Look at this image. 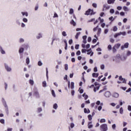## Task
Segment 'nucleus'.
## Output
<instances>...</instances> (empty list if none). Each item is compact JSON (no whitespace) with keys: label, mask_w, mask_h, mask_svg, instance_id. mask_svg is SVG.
Instances as JSON below:
<instances>
[{"label":"nucleus","mask_w":131,"mask_h":131,"mask_svg":"<svg viewBox=\"0 0 131 131\" xmlns=\"http://www.w3.org/2000/svg\"><path fill=\"white\" fill-rule=\"evenodd\" d=\"M120 113L121 114H122V113H123V108L122 107H121L120 108Z\"/></svg>","instance_id":"39"},{"label":"nucleus","mask_w":131,"mask_h":131,"mask_svg":"<svg viewBox=\"0 0 131 131\" xmlns=\"http://www.w3.org/2000/svg\"><path fill=\"white\" fill-rule=\"evenodd\" d=\"M71 88L72 90H73V89H74V82H72L71 83Z\"/></svg>","instance_id":"27"},{"label":"nucleus","mask_w":131,"mask_h":131,"mask_svg":"<svg viewBox=\"0 0 131 131\" xmlns=\"http://www.w3.org/2000/svg\"><path fill=\"white\" fill-rule=\"evenodd\" d=\"M127 109H128V110L129 111H131V106L130 105H128Z\"/></svg>","instance_id":"64"},{"label":"nucleus","mask_w":131,"mask_h":131,"mask_svg":"<svg viewBox=\"0 0 131 131\" xmlns=\"http://www.w3.org/2000/svg\"><path fill=\"white\" fill-rule=\"evenodd\" d=\"M94 84L95 85V86L96 87H94V92H95V93H96V92H97V91H98L99 89H100V85H99V83L95 82L94 83ZM98 85V86H97Z\"/></svg>","instance_id":"3"},{"label":"nucleus","mask_w":131,"mask_h":131,"mask_svg":"<svg viewBox=\"0 0 131 131\" xmlns=\"http://www.w3.org/2000/svg\"><path fill=\"white\" fill-rule=\"evenodd\" d=\"M92 6L93 7V8H97V4L96 3H93L92 4Z\"/></svg>","instance_id":"56"},{"label":"nucleus","mask_w":131,"mask_h":131,"mask_svg":"<svg viewBox=\"0 0 131 131\" xmlns=\"http://www.w3.org/2000/svg\"><path fill=\"white\" fill-rule=\"evenodd\" d=\"M104 96H105V97H106V98H109L110 97V96H111V93L109 91H106L104 93Z\"/></svg>","instance_id":"6"},{"label":"nucleus","mask_w":131,"mask_h":131,"mask_svg":"<svg viewBox=\"0 0 131 131\" xmlns=\"http://www.w3.org/2000/svg\"><path fill=\"white\" fill-rule=\"evenodd\" d=\"M41 38V35L40 34H38V36H37V39H39V38Z\"/></svg>","instance_id":"59"},{"label":"nucleus","mask_w":131,"mask_h":131,"mask_svg":"<svg viewBox=\"0 0 131 131\" xmlns=\"http://www.w3.org/2000/svg\"><path fill=\"white\" fill-rule=\"evenodd\" d=\"M131 52L129 51H127L126 56H130Z\"/></svg>","instance_id":"42"},{"label":"nucleus","mask_w":131,"mask_h":131,"mask_svg":"<svg viewBox=\"0 0 131 131\" xmlns=\"http://www.w3.org/2000/svg\"><path fill=\"white\" fill-rule=\"evenodd\" d=\"M95 13H94V10H91V9H88L85 13V15L89 16V15H94Z\"/></svg>","instance_id":"2"},{"label":"nucleus","mask_w":131,"mask_h":131,"mask_svg":"<svg viewBox=\"0 0 131 131\" xmlns=\"http://www.w3.org/2000/svg\"><path fill=\"white\" fill-rule=\"evenodd\" d=\"M26 64H27V65H28V64H29V63H30V60H29V57H27V58H26Z\"/></svg>","instance_id":"20"},{"label":"nucleus","mask_w":131,"mask_h":131,"mask_svg":"<svg viewBox=\"0 0 131 131\" xmlns=\"http://www.w3.org/2000/svg\"><path fill=\"white\" fill-rule=\"evenodd\" d=\"M38 10V4H37L35 7V11H37Z\"/></svg>","instance_id":"49"},{"label":"nucleus","mask_w":131,"mask_h":131,"mask_svg":"<svg viewBox=\"0 0 131 131\" xmlns=\"http://www.w3.org/2000/svg\"><path fill=\"white\" fill-rule=\"evenodd\" d=\"M102 31V29H101V28H98V31H97V35H100V34H101V32Z\"/></svg>","instance_id":"17"},{"label":"nucleus","mask_w":131,"mask_h":131,"mask_svg":"<svg viewBox=\"0 0 131 131\" xmlns=\"http://www.w3.org/2000/svg\"><path fill=\"white\" fill-rule=\"evenodd\" d=\"M5 89L6 90L7 89H8V84H7V83H5Z\"/></svg>","instance_id":"60"},{"label":"nucleus","mask_w":131,"mask_h":131,"mask_svg":"<svg viewBox=\"0 0 131 131\" xmlns=\"http://www.w3.org/2000/svg\"><path fill=\"white\" fill-rule=\"evenodd\" d=\"M82 96L84 97V100H87L88 98H89V96H88L87 95H85V93H84V94L82 95Z\"/></svg>","instance_id":"18"},{"label":"nucleus","mask_w":131,"mask_h":131,"mask_svg":"<svg viewBox=\"0 0 131 131\" xmlns=\"http://www.w3.org/2000/svg\"><path fill=\"white\" fill-rule=\"evenodd\" d=\"M75 49L76 50H78V49H79V45H76L75 47Z\"/></svg>","instance_id":"41"},{"label":"nucleus","mask_w":131,"mask_h":131,"mask_svg":"<svg viewBox=\"0 0 131 131\" xmlns=\"http://www.w3.org/2000/svg\"><path fill=\"white\" fill-rule=\"evenodd\" d=\"M110 12L111 13V14H114V9H111L110 11Z\"/></svg>","instance_id":"43"},{"label":"nucleus","mask_w":131,"mask_h":131,"mask_svg":"<svg viewBox=\"0 0 131 131\" xmlns=\"http://www.w3.org/2000/svg\"><path fill=\"white\" fill-rule=\"evenodd\" d=\"M117 29H118L117 27L114 26L113 27V31H114V32L117 31Z\"/></svg>","instance_id":"36"},{"label":"nucleus","mask_w":131,"mask_h":131,"mask_svg":"<svg viewBox=\"0 0 131 131\" xmlns=\"http://www.w3.org/2000/svg\"><path fill=\"white\" fill-rule=\"evenodd\" d=\"M101 123H103L104 122H106V120L105 119H101L100 121Z\"/></svg>","instance_id":"29"},{"label":"nucleus","mask_w":131,"mask_h":131,"mask_svg":"<svg viewBox=\"0 0 131 131\" xmlns=\"http://www.w3.org/2000/svg\"><path fill=\"white\" fill-rule=\"evenodd\" d=\"M119 80L122 81V83H126V80L123 78H122V76H120L119 77Z\"/></svg>","instance_id":"4"},{"label":"nucleus","mask_w":131,"mask_h":131,"mask_svg":"<svg viewBox=\"0 0 131 131\" xmlns=\"http://www.w3.org/2000/svg\"><path fill=\"white\" fill-rule=\"evenodd\" d=\"M88 55H91V56H93L94 55V52H92V51L91 52H88L87 53Z\"/></svg>","instance_id":"37"},{"label":"nucleus","mask_w":131,"mask_h":131,"mask_svg":"<svg viewBox=\"0 0 131 131\" xmlns=\"http://www.w3.org/2000/svg\"><path fill=\"white\" fill-rule=\"evenodd\" d=\"M98 20H100V22L101 23H103V22H104V19L101 18V17H99L98 18Z\"/></svg>","instance_id":"33"},{"label":"nucleus","mask_w":131,"mask_h":131,"mask_svg":"<svg viewBox=\"0 0 131 131\" xmlns=\"http://www.w3.org/2000/svg\"><path fill=\"white\" fill-rule=\"evenodd\" d=\"M128 42H126L124 44V46H122L121 47V50H123L124 48L125 49H127V48H128Z\"/></svg>","instance_id":"5"},{"label":"nucleus","mask_w":131,"mask_h":131,"mask_svg":"<svg viewBox=\"0 0 131 131\" xmlns=\"http://www.w3.org/2000/svg\"><path fill=\"white\" fill-rule=\"evenodd\" d=\"M42 86L43 88H46V86H47V82H46V81H43L42 82Z\"/></svg>","instance_id":"22"},{"label":"nucleus","mask_w":131,"mask_h":131,"mask_svg":"<svg viewBox=\"0 0 131 131\" xmlns=\"http://www.w3.org/2000/svg\"><path fill=\"white\" fill-rule=\"evenodd\" d=\"M34 96H35L37 98H39V93L37 91H35L34 93Z\"/></svg>","instance_id":"9"},{"label":"nucleus","mask_w":131,"mask_h":131,"mask_svg":"<svg viewBox=\"0 0 131 131\" xmlns=\"http://www.w3.org/2000/svg\"><path fill=\"white\" fill-rule=\"evenodd\" d=\"M102 77H103V75H101V76H100L99 77H98L97 81H100V79H101V78H102Z\"/></svg>","instance_id":"57"},{"label":"nucleus","mask_w":131,"mask_h":131,"mask_svg":"<svg viewBox=\"0 0 131 131\" xmlns=\"http://www.w3.org/2000/svg\"><path fill=\"white\" fill-rule=\"evenodd\" d=\"M52 95L53 97H56V94H55V91L54 90L52 91Z\"/></svg>","instance_id":"38"},{"label":"nucleus","mask_w":131,"mask_h":131,"mask_svg":"<svg viewBox=\"0 0 131 131\" xmlns=\"http://www.w3.org/2000/svg\"><path fill=\"white\" fill-rule=\"evenodd\" d=\"M73 13H74V11L73 10V9L71 8L70 9L69 14H70L71 15V14H73Z\"/></svg>","instance_id":"23"},{"label":"nucleus","mask_w":131,"mask_h":131,"mask_svg":"<svg viewBox=\"0 0 131 131\" xmlns=\"http://www.w3.org/2000/svg\"><path fill=\"white\" fill-rule=\"evenodd\" d=\"M100 129L101 131H107L108 130V127L107 124H103L100 125Z\"/></svg>","instance_id":"1"},{"label":"nucleus","mask_w":131,"mask_h":131,"mask_svg":"<svg viewBox=\"0 0 131 131\" xmlns=\"http://www.w3.org/2000/svg\"><path fill=\"white\" fill-rule=\"evenodd\" d=\"M112 97H113L114 98H118V97H119V94L117 93H114L112 95Z\"/></svg>","instance_id":"8"},{"label":"nucleus","mask_w":131,"mask_h":131,"mask_svg":"<svg viewBox=\"0 0 131 131\" xmlns=\"http://www.w3.org/2000/svg\"><path fill=\"white\" fill-rule=\"evenodd\" d=\"M86 49H83L81 50V52L82 53V54H83V53H86Z\"/></svg>","instance_id":"44"},{"label":"nucleus","mask_w":131,"mask_h":131,"mask_svg":"<svg viewBox=\"0 0 131 131\" xmlns=\"http://www.w3.org/2000/svg\"><path fill=\"white\" fill-rule=\"evenodd\" d=\"M88 42H91V41H92V38L91 37H88Z\"/></svg>","instance_id":"47"},{"label":"nucleus","mask_w":131,"mask_h":131,"mask_svg":"<svg viewBox=\"0 0 131 131\" xmlns=\"http://www.w3.org/2000/svg\"><path fill=\"white\" fill-rule=\"evenodd\" d=\"M103 8L106 9V10H109V9H110V6H108V5H104Z\"/></svg>","instance_id":"13"},{"label":"nucleus","mask_w":131,"mask_h":131,"mask_svg":"<svg viewBox=\"0 0 131 131\" xmlns=\"http://www.w3.org/2000/svg\"><path fill=\"white\" fill-rule=\"evenodd\" d=\"M23 22H25V23H26L27 22V21H28V20L27 19V18H24L23 19Z\"/></svg>","instance_id":"45"},{"label":"nucleus","mask_w":131,"mask_h":131,"mask_svg":"<svg viewBox=\"0 0 131 131\" xmlns=\"http://www.w3.org/2000/svg\"><path fill=\"white\" fill-rule=\"evenodd\" d=\"M29 83L31 85H33V84H34V81H33V80H30Z\"/></svg>","instance_id":"24"},{"label":"nucleus","mask_w":131,"mask_h":131,"mask_svg":"<svg viewBox=\"0 0 131 131\" xmlns=\"http://www.w3.org/2000/svg\"><path fill=\"white\" fill-rule=\"evenodd\" d=\"M76 55L77 56H79V55H80V51H78L77 52H76Z\"/></svg>","instance_id":"61"},{"label":"nucleus","mask_w":131,"mask_h":131,"mask_svg":"<svg viewBox=\"0 0 131 131\" xmlns=\"http://www.w3.org/2000/svg\"><path fill=\"white\" fill-rule=\"evenodd\" d=\"M41 65H42V63L41 62V61H39L38 62V66H41Z\"/></svg>","instance_id":"50"},{"label":"nucleus","mask_w":131,"mask_h":131,"mask_svg":"<svg viewBox=\"0 0 131 131\" xmlns=\"http://www.w3.org/2000/svg\"><path fill=\"white\" fill-rule=\"evenodd\" d=\"M23 16H25L27 17L28 16V13L27 12H21Z\"/></svg>","instance_id":"25"},{"label":"nucleus","mask_w":131,"mask_h":131,"mask_svg":"<svg viewBox=\"0 0 131 131\" xmlns=\"http://www.w3.org/2000/svg\"><path fill=\"white\" fill-rule=\"evenodd\" d=\"M88 117L89 120H90V121L91 120H92V119H93V118H92V115H89Z\"/></svg>","instance_id":"30"},{"label":"nucleus","mask_w":131,"mask_h":131,"mask_svg":"<svg viewBox=\"0 0 131 131\" xmlns=\"http://www.w3.org/2000/svg\"><path fill=\"white\" fill-rule=\"evenodd\" d=\"M23 52H24V48H20L19 50V54H21V53H23Z\"/></svg>","instance_id":"19"},{"label":"nucleus","mask_w":131,"mask_h":131,"mask_svg":"<svg viewBox=\"0 0 131 131\" xmlns=\"http://www.w3.org/2000/svg\"><path fill=\"white\" fill-rule=\"evenodd\" d=\"M107 49L108 51H111V50H112V46H111V45H109L107 47Z\"/></svg>","instance_id":"31"},{"label":"nucleus","mask_w":131,"mask_h":131,"mask_svg":"<svg viewBox=\"0 0 131 131\" xmlns=\"http://www.w3.org/2000/svg\"><path fill=\"white\" fill-rule=\"evenodd\" d=\"M114 2H115V0H108L107 4L111 5V4H114Z\"/></svg>","instance_id":"10"},{"label":"nucleus","mask_w":131,"mask_h":131,"mask_svg":"<svg viewBox=\"0 0 131 131\" xmlns=\"http://www.w3.org/2000/svg\"><path fill=\"white\" fill-rule=\"evenodd\" d=\"M70 24H71V25H73L74 26H76V23H75V21H74L73 19H72L71 21Z\"/></svg>","instance_id":"15"},{"label":"nucleus","mask_w":131,"mask_h":131,"mask_svg":"<svg viewBox=\"0 0 131 131\" xmlns=\"http://www.w3.org/2000/svg\"><path fill=\"white\" fill-rule=\"evenodd\" d=\"M123 10H125V11H127V7H126V6H124V7H123Z\"/></svg>","instance_id":"63"},{"label":"nucleus","mask_w":131,"mask_h":131,"mask_svg":"<svg viewBox=\"0 0 131 131\" xmlns=\"http://www.w3.org/2000/svg\"><path fill=\"white\" fill-rule=\"evenodd\" d=\"M120 46H121V45L119 43H118L115 44L114 47H115L116 49H119Z\"/></svg>","instance_id":"12"},{"label":"nucleus","mask_w":131,"mask_h":131,"mask_svg":"<svg viewBox=\"0 0 131 131\" xmlns=\"http://www.w3.org/2000/svg\"><path fill=\"white\" fill-rule=\"evenodd\" d=\"M117 52V50H116V48H115V46L113 47V53H116Z\"/></svg>","instance_id":"26"},{"label":"nucleus","mask_w":131,"mask_h":131,"mask_svg":"<svg viewBox=\"0 0 131 131\" xmlns=\"http://www.w3.org/2000/svg\"><path fill=\"white\" fill-rule=\"evenodd\" d=\"M23 47H24V48H25L26 50H27V49H28V45H23Z\"/></svg>","instance_id":"46"},{"label":"nucleus","mask_w":131,"mask_h":131,"mask_svg":"<svg viewBox=\"0 0 131 131\" xmlns=\"http://www.w3.org/2000/svg\"><path fill=\"white\" fill-rule=\"evenodd\" d=\"M92 76L93 77L97 78L98 76H99V73H93L92 74Z\"/></svg>","instance_id":"11"},{"label":"nucleus","mask_w":131,"mask_h":131,"mask_svg":"<svg viewBox=\"0 0 131 131\" xmlns=\"http://www.w3.org/2000/svg\"><path fill=\"white\" fill-rule=\"evenodd\" d=\"M84 113H90V112H91V111H90V110L89 109H88V110L86 109V108H84Z\"/></svg>","instance_id":"16"},{"label":"nucleus","mask_w":131,"mask_h":131,"mask_svg":"<svg viewBox=\"0 0 131 131\" xmlns=\"http://www.w3.org/2000/svg\"><path fill=\"white\" fill-rule=\"evenodd\" d=\"M80 35V32L77 33V34L75 35V38L77 39L78 38V36H79Z\"/></svg>","instance_id":"21"},{"label":"nucleus","mask_w":131,"mask_h":131,"mask_svg":"<svg viewBox=\"0 0 131 131\" xmlns=\"http://www.w3.org/2000/svg\"><path fill=\"white\" fill-rule=\"evenodd\" d=\"M109 20H110L111 22H113V20H115V18H113V16H111L109 18Z\"/></svg>","instance_id":"34"},{"label":"nucleus","mask_w":131,"mask_h":131,"mask_svg":"<svg viewBox=\"0 0 131 131\" xmlns=\"http://www.w3.org/2000/svg\"><path fill=\"white\" fill-rule=\"evenodd\" d=\"M5 69L7 70V71L10 72L12 71V69H11V68H10V67H9L8 65L7 64H5Z\"/></svg>","instance_id":"7"},{"label":"nucleus","mask_w":131,"mask_h":131,"mask_svg":"<svg viewBox=\"0 0 131 131\" xmlns=\"http://www.w3.org/2000/svg\"><path fill=\"white\" fill-rule=\"evenodd\" d=\"M70 126L71 128H73L74 127V123H71Z\"/></svg>","instance_id":"54"},{"label":"nucleus","mask_w":131,"mask_h":131,"mask_svg":"<svg viewBox=\"0 0 131 131\" xmlns=\"http://www.w3.org/2000/svg\"><path fill=\"white\" fill-rule=\"evenodd\" d=\"M119 33H120V35H121V34L122 35H125V34H126V33H125V32H120Z\"/></svg>","instance_id":"52"},{"label":"nucleus","mask_w":131,"mask_h":131,"mask_svg":"<svg viewBox=\"0 0 131 131\" xmlns=\"http://www.w3.org/2000/svg\"><path fill=\"white\" fill-rule=\"evenodd\" d=\"M62 35H63V36H67V34H66V32L63 31L62 32Z\"/></svg>","instance_id":"35"},{"label":"nucleus","mask_w":131,"mask_h":131,"mask_svg":"<svg viewBox=\"0 0 131 131\" xmlns=\"http://www.w3.org/2000/svg\"><path fill=\"white\" fill-rule=\"evenodd\" d=\"M42 111V109L41 108V107H39L38 108V112H41Z\"/></svg>","instance_id":"53"},{"label":"nucleus","mask_w":131,"mask_h":131,"mask_svg":"<svg viewBox=\"0 0 131 131\" xmlns=\"http://www.w3.org/2000/svg\"><path fill=\"white\" fill-rule=\"evenodd\" d=\"M119 35H120V33H116V34L114 35L115 38H116V37H117L118 36H119Z\"/></svg>","instance_id":"32"},{"label":"nucleus","mask_w":131,"mask_h":131,"mask_svg":"<svg viewBox=\"0 0 131 131\" xmlns=\"http://www.w3.org/2000/svg\"><path fill=\"white\" fill-rule=\"evenodd\" d=\"M64 67H65V70H68V64H66Z\"/></svg>","instance_id":"58"},{"label":"nucleus","mask_w":131,"mask_h":131,"mask_svg":"<svg viewBox=\"0 0 131 131\" xmlns=\"http://www.w3.org/2000/svg\"><path fill=\"white\" fill-rule=\"evenodd\" d=\"M110 41L111 42H112V43H114V41H115V40H114V39H113V38H111L110 39Z\"/></svg>","instance_id":"48"},{"label":"nucleus","mask_w":131,"mask_h":131,"mask_svg":"<svg viewBox=\"0 0 131 131\" xmlns=\"http://www.w3.org/2000/svg\"><path fill=\"white\" fill-rule=\"evenodd\" d=\"M73 42V40H72V39H70V40H69V45H72Z\"/></svg>","instance_id":"51"},{"label":"nucleus","mask_w":131,"mask_h":131,"mask_svg":"<svg viewBox=\"0 0 131 131\" xmlns=\"http://www.w3.org/2000/svg\"><path fill=\"white\" fill-rule=\"evenodd\" d=\"M19 42H24V39L23 38H20Z\"/></svg>","instance_id":"62"},{"label":"nucleus","mask_w":131,"mask_h":131,"mask_svg":"<svg viewBox=\"0 0 131 131\" xmlns=\"http://www.w3.org/2000/svg\"><path fill=\"white\" fill-rule=\"evenodd\" d=\"M58 108V104L57 103H55L53 105V108L54 109H57Z\"/></svg>","instance_id":"28"},{"label":"nucleus","mask_w":131,"mask_h":131,"mask_svg":"<svg viewBox=\"0 0 131 131\" xmlns=\"http://www.w3.org/2000/svg\"><path fill=\"white\" fill-rule=\"evenodd\" d=\"M1 123H2V124H4L5 123V120L2 119L0 120Z\"/></svg>","instance_id":"40"},{"label":"nucleus","mask_w":131,"mask_h":131,"mask_svg":"<svg viewBox=\"0 0 131 131\" xmlns=\"http://www.w3.org/2000/svg\"><path fill=\"white\" fill-rule=\"evenodd\" d=\"M94 72H97L98 71V68H97V67H95L94 68Z\"/></svg>","instance_id":"55"},{"label":"nucleus","mask_w":131,"mask_h":131,"mask_svg":"<svg viewBox=\"0 0 131 131\" xmlns=\"http://www.w3.org/2000/svg\"><path fill=\"white\" fill-rule=\"evenodd\" d=\"M88 128H92L93 127V124H92V122H89L88 123Z\"/></svg>","instance_id":"14"}]
</instances>
